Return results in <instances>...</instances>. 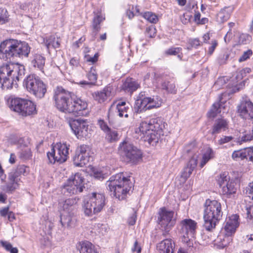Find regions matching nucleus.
Returning a JSON list of instances; mask_svg holds the SVG:
<instances>
[{
    "label": "nucleus",
    "instance_id": "nucleus-1",
    "mask_svg": "<svg viewBox=\"0 0 253 253\" xmlns=\"http://www.w3.org/2000/svg\"><path fill=\"white\" fill-rule=\"evenodd\" d=\"M31 47L25 42L13 39L6 40L0 44V57L5 60L28 57Z\"/></svg>",
    "mask_w": 253,
    "mask_h": 253
},
{
    "label": "nucleus",
    "instance_id": "nucleus-2",
    "mask_svg": "<svg viewBox=\"0 0 253 253\" xmlns=\"http://www.w3.org/2000/svg\"><path fill=\"white\" fill-rule=\"evenodd\" d=\"M24 65L9 63L0 67V82L3 89H10L13 85L17 86V82L25 75Z\"/></svg>",
    "mask_w": 253,
    "mask_h": 253
},
{
    "label": "nucleus",
    "instance_id": "nucleus-3",
    "mask_svg": "<svg viewBox=\"0 0 253 253\" xmlns=\"http://www.w3.org/2000/svg\"><path fill=\"white\" fill-rule=\"evenodd\" d=\"M165 125L161 119L153 118L147 121L142 122L139 126L140 132L143 134L145 141L152 146L159 142L161 135H163Z\"/></svg>",
    "mask_w": 253,
    "mask_h": 253
},
{
    "label": "nucleus",
    "instance_id": "nucleus-4",
    "mask_svg": "<svg viewBox=\"0 0 253 253\" xmlns=\"http://www.w3.org/2000/svg\"><path fill=\"white\" fill-rule=\"evenodd\" d=\"M108 190L116 198L124 200L133 186L130 180L126 177L123 173H119L111 176L106 183Z\"/></svg>",
    "mask_w": 253,
    "mask_h": 253
},
{
    "label": "nucleus",
    "instance_id": "nucleus-5",
    "mask_svg": "<svg viewBox=\"0 0 253 253\" xmlns=\"http://www.w3.org/2000/svg\"><path fill=\"white\" fill-rule=\"evenodd\" d=\"M204 206L203 226L206 230L211 231L222 217L221 205L217 201L207 199Z\"/></svg>",
    "mask_w": 253,
    "mask_h": 253
},
{
    "label": "nucleus",
    "instance_id": "nucleus-6",
    "mask_svg": "<svg viewBox=\"0 0 253 253\" xmlns=\"http://www.w3.org/2000/svg\"><path fill=\"white\" fill-rule=\"evenodd\" d=\"M23 86L38 99L43 98L47 91V85L35 74L28 75L23 80Z\"/></svg>",
    "mask_w": 253,
    "mask_h": 253
},
{
    "label": "nucleus",
    "instance_id": "nucleus-7",
    "mask_svg": "<svg viewBox=\"0 0 253 253\" xmlns=\"http://www.w3.org/2000/svg\"><path fill=\"white\" fill-rule=\"evenodd\" d=\"M7 105L11 110L23 116L36 113V105L28 99L10 97L7 99Z\"/></svg>",
    "mask_w": 253,
    "mask_h": 253
},
{
    "label": "nucleus",
    "instance_id": "nucleus-8",
    "mask_svg": "<svg viewBox=\"0 0 253 253\" xmlns=\"http://www.w3.org/2000/svg\"><path fill=\"white\" fill-rule=\"evenodd\" d=\"M105 199L103 194L92 193L84 201L83 210L84 214L88 216L100 212L105 205Z\"/></svg>",
    "mask_w": 253,
    "mask_h": 253
},
{
    "label": "nucleus",
    "instance_id": "nucleus-9",
    "mask_svg": "<svg viewBox=\"0 0 253 253\" xmlns=\"http://www.w3.org/2000/svg\"><path fill=\"white\" fill-rule=\"evenodd\" d=\"M84 178L81 173L77 172L70 176L62 187V192L65 195L70 196L83 192L85 188Z\"/></svg>",
    "mask_w": 253,
    "mask_h": 253
},
{
    "label": "nucleus",
    "instance_id": "nucleus-10",
    "mask_svg": "<svg viewBox=\"0 0 253 253\" xmlns=\"http://www.w3.org/2000/svg\"><path fill=\"white\" fill-rule=\"evenodd\" d=\"M119 151L123 154L127 163L137 165L142 160V152L132 144L123 141L119 147Z\"/></svg>",
    "mask_w": 253,
    "mask_h": 253
},
{
    "label": "nucleus",
    "instance_id": "nucleus-11",
    "mask_svg": "<svg viewBox=\"0 0 253 253\" xmlns=\"http://www.w3.org/2000/svg\"><path fill=\"white\" fill-rule=\"evenodd\" d=\"M174 212L168 211L165 207L160 209L158 213V223L161 226L162 234L164 238L169 234V232L175 225L176 219L174 218Z\"/></svg>",
    "mask_w": 253,
    "mask_h": 253
},
{
    "label": "nucleus",
    "instance_id": "nucleus-12",
    "mask_svg": "<svg viewBox=\"0 0 253 253\" xmlns=\"http://www.w3.org/2000/svg\"><path fill=\"white\" fill-rule=\"evenodd\" d=\"M72 97L70 92L61 87H58L53 96L55 105L57 109L61 112L69 113Z\"/></svg>",
    "mask_w": 253,
    "mask_h": 253
},
{
    "label": "nucleus",
    "instance_id": "nucleus-13",
    "mask_svg": "<svg viewBox=\"0 0 253 253\" xmlns=\"http://www.w3.org/2000/svg\"><path fill=\"white\" fill-rule=\"evenodd\" d=\"M180 233L182 235V241L188 247L193 246V241L191 238H193L196 232L197 223L190 218L184 219L180 221Z\"/></svg>",
    "mask_w": 253,
    "mask_h": 253
},
{
    "label": "nucleus",
    "instance_id": "nucleus-14",
    "mask_svg": "<svg viewBox=\"0 0 253 253\" xmlns=\"http://www.w3.org/2000/svg\"><path fill=\"white\" fill-rule=\"evenodd\" d=\"M185 150L186 153L189 154V156L191 155H192V156L187 163V166L184 168L181 172L180 178L183 183L186 181L187 178L192 174L194 169L196 168L198 158V155L195 153L196 149L193 147L192 144L186 146L185 148Z\"/></svg>",
    "mask_w": 253,
    "mask_h": 253
},
{
    "label": "nucleus",
    "instance_id": "nucleus-15",
    "mask_svg": "<svg viewBox=\"0 0 253 253\" xmlns=\"http://www.w3.org/2000/svg\"><path fill=\"white\" fill-rule=\"evenodd\" d=\"M88 123L86 119H71L69 121V125L72 130L80 139L88 136Z\"/></svg>",
    "mask_w": 253,
    "mask_h": 253
},
{
    "label": "nucleus",
    "instance_id": "nucleus-16",
    "mask_svg": "<svg viewBox=\"0 0 253 253\" xmlns=\"http://www.w3.org/2000/svg\"><path fill=\"white\" fill-rule=\"evenodd\" d=\"M88 103L84 99L73 95L71 98L69 113L75 116H86L88 113Z\"/></svg>",
    "mask_w": 253,
    "mask_h": 253
},
{
    "label": "nucleus",
    "instance_id": "nucleus-17",
    "mask_svg": "<svg viewBox=\"0 0 253 253\" xmlns=\"http://www.w3.org/2000/svg\"><path fill=\"white\" fill-rule=\"evenodd\" d=\"M218 184L222 188V194L227 197H230L235 194L237 190L236 183L233 180H230L227 172H224L220 174L218 179Z\"/></svg>",
    "mask_w": 253,
    "mask_h": 253
},
{
    "label": "nucleus",
    "instance_id": "nucleus-18",
    "mask_svg": "<svg viewBox=\"0 0 253 253\" xmlns=\"http://www.w3.org/2000/svg\"><path fill=\"white\" fill-rule=\"evenodd\" d=\"M238 113L243 119L253 122V103L249 99L242 101L238 106Z\"/></svg>",
    "mask_w": 253,
    "mask_h": 253
},
{
    "label": "nucleus",
    "instance_id": "nucleus-19",
    "mask_svg": "<svg viewBox=\"0 0 253 253\" xmlns=\"http://www.w3.org/2000/svg\"><path fill=\"white\" fill-rule=\"evenodd\" d=\"M29 171V168L24 165H19L8 173V179L14 184L19 185L21 181V176L27 175Z\"/></svg>",
    "mask_w": 253,
    "mask_h": 253
},
{
    "label": "nucleus",
    "instance_id": "nucleus-20",
    "mask_svg": "<svg viewBox=\"0 0 253 253\" xmlns=\"http://www.w3.org/2000/svg\"><path fill=\"white\" fill-rule=\"evenodd\" d=\"M239 225V215L233 214L228 218H226L222 230L226 235H232L235 233L237 228Z\"/></svg>",
    "mask_w": 253,
    "mask_h": 253
},
{
    "label": "nucleus",
    "instance_id": "nucleus-21",
    "mask_svg": "<svg viewBox=\"0 0 253 253\" xmlns=\"http://www.w3.org/2000/svg\"><path fill=\"white\" fill-rule=\"evenodd\" d=\"M94 17L92 19L91 28L92 31L90 33L91 40L94 41L101 29L100 24L105 20V17L102 14L101 11L93 12Z\"/></svg>",
    "mask_w": 253,
    "mask_h": 253
},
{
    "label": "nucleus",
    "instance_id": "nucleus-22",
    "mask_svg": "<svg viewBox=\"0 0 253 253\" xmlns=\"http://www.w3.org/2000/svg\"><path fill=\"white\" fill-rule=\"evenodd\" d=\"M151 100V97H148L146 95L145 92H140L136 97L135 102V105L137 109V112H143L147 110L149 106V103Z\"/></svg>",
    "mask_w": 253,
    "mask_h": 253
},
{
    "label": "nucleus",
    "instance_id": "nucleus-23",
    "mask_svg": "<svg viewBox=\"0 0 253 253\" xmlns=\"http://www.w3.org/2000/svg\"><path fill=\"white\" fill-rule=\"evenodd\" d=\"M140 84L132 78H127L123 83L122 89L125 92L128 93L130 95L140 88Z\"/></svg>",
    "mask_w": 253,
    "mask_h": 253
},
{
    "label": "nucleus",
    "instance_id": "nucleus-24",
    "mask_svg": "<svg viewBox=\"0 0 253 253\" xmlns=\"http://www.w3.org/2000/svg\"><path fill=\"white\" fill-rule=\"evenodd\" d=\"M228 122L223 118L216 119L211 129L212 135L220 133L222 131H225L228 128Z\"/></svg>",
    "mask_w": 253,
    "mask_h": 253
},
{
    "label": "nucleus",
    "instance_id": "nucleus-25",
    "mask_svg": "<svg viewBox=\"0 0 253 253\" xmlns=\"http://www.w3.org/2000/svg\"><path fill=\"white\" fill-rule=\"evenodd\" d=\"M112 89L111 86H106L102 90L94 92L92 93V96L99 103L104 102L110 96Z\"/></svg>",
    "mask_w": 253,
    "mask_h": 253
},
{
    "label": "nucleus",
    "instance_id": "nucleus-26",
    "mask_svg": "<svg viewBox=\"0 0 253 253\" xmlns=\"http://www.w3.org/2000/svg\"><path fill=\"white\" fill-rule=\"evenodd\" d=\"M232 237L226 235L224 233H221L217 236V239L214 241V245L218 249H223L227 246L232 241Z\"/></svg>",
    "mask_w": 253,
    "mask_h": 253
},
{
    "label": "nucleus",
    "instance_id": "nucleus-27",
    "mask_svg": "<svg viewBox=\"0 0 253 253\" xmlns=\"http://www.w3.org/2000/svg\"><path fill=\"white\" fill-rule=\"evenodd\" d=\"M161 88L168 93L175 94L177 89L175 79L173 78H169L164 80L161 83Z\"/></svg>",
    "mask_w": 253,
    "mask_h": 253
},
{
    "label": "nucleus",
    "instance_id": "nucleus-28",
    "mask_svg": "<svg viewBox=\"0 0 253 253\" xmlns=\"http://www.w3.org/2000/svg\"><path fill=\"white\" fill-rule=\"evenodd\" d=\"M116 109L120 117H125L127 118L131 109L129 104H126L125 101L119 102L116 106Z\"/></svg>",
    "mask_w": 253,
    "mask_h": 253
},
{
    "label": "nucleus",
    "instance_id": "nucleus-29",
    "mask_svg": "<svg viewBox=\"0 0 253 253\" xmlns=\"http://www.w3.org/2000/svg\"><path fill=\"white\" fill-rule=\"evenodd\" d=\"M47 157L49 163L51 164H54L56 162L59 163H62L65 162V159H63L62 156L60 155V153L55 146L51 148L50 152L47 153Z\"/></svg>",
    "mask_w": 253,
    "mask_h": 253
},
{
    "label": "nucleus",
    "instance_id": "nucleus-30",
    "mask_svg": "<svg viewBox=\"0 0 253 253\" xmlns=\"http://www.w3.org/2000/svg\"><path fill=\"white\" fill-rule=\"evenodd\" d=\"M77 248L80 253H98L94 246L87 241L80 242Z\"/></svg>",
    "mask_w": 253,
    "mask_h": 253
},
{
    "label": "nucleus",
    "instance_id": "nucleus-31",
    "mask_svg": "<svg viewBox=\"0 0 253 253\" xmlns=\"http://www.w3.org/2000/svg\"><path fill=\"white\" fill-rule=\"evenodd\" d=\"M78 200L79 199H77L76 198H69L65 200L63 202H60L59 205L60 207H62L64 211L70 213L76 208Z\"/></svg>",
    "mask_w": 253,
    "mask_h": 253
},
{
    "label": "nucleus",
    "instance_id": "nucleus-32",
    "mask_svg": "<svg viewBox=\"0 0 253 253\" xmlns=\"http://www.w3.org/2000/svg\"><path fill=\"white\" fill-rule=\"evenodd\" d=\"M157 249L161 253H166L172 250V240L170 239H164L157 245Z\"/></svg>",
    "mask_w": 253,
    "mask_h": 253
},
{
    "label": "nucleus",
    "instance_id": "nucleus-33",
    "mask_svg": "<svg viewBox=\"0 0 253 253\" xmlns=\"http://www.w3.org/2000/svg\"><path fill=\"white\" fill-rule=\"evenodd\" d=\"M45 58L40 54H35L31 60V63L34 68H37L43 72L45 64Z\"/></svg>",
    "mask_w": 253,
    "mask_h": 253
},
{
    "label": "nucleus",
    "instance_id": "nucleus-34",
    "mask_svg": "<svg viewBox=\"0 0 253 253\" xmlns=\"http://www.w3.org/2000/svg\"><path fill=\"white\" fill-rule=\"evenodd\" d=\"M89 157L85 155L75 153L73 160L74 164L78 167H84L89 161Z\"/></svg>",
    "mask_w": 253,
    "mask_h": 253
},
{
    "label": "nucleus",
    "instance_id": "nucleus-35",
    "mask_svg": "<svg viewBox=\"0 0 253 253\" xmlns=\"http://www.w3.org/2000/svg\"><path fill=\"white\" fill-rule=\"evenodd\" d=\"M43 41L47 49L48 50L50 48L56 49L59 48L60 45V39L54 36H49L44 39Z\"/></svg>",
    "mask_w": 253,
    "mask_h": 253
},
{
    "label": "nucleus",
    "instance_id": "nucleus-36",
    "mask_svg": "<svg viewBox=\"0 0 253 253\" xmlns=\"http://www.w3.org/2000/svg\"><path fill=\"white\" fill-rule=\"evenodd\" d=\"M221 94L219 97V101L213 103L211 108L207 113L209 118H214L217 114L220 113V108L223 107L222 102L221 101Z\"/></svg>",
    "mask_w": 253,
    "mask_h": 253
},
{
    "label": "nucleus",
    "instance_id": "nucleus-37",
    "mask_svg": "<svg viewBox=\"0 0 253 253\" xmlns=\"http://www.w3.org/2000/svg\"><path fill=\"white\" fill-rule=\"evenodd\" d=\"M253 140V126L251 130H246L242 133V135L234 142L241 144L244 142L250 141Z\"/></svg>",
    "mask_w": 253,
    "mask_h": 253
},
{
    "label": "nucleus",
    "instance_id": "nucleus-38",
    "mask_svg": "<svg viewBox=\"0 0 253 253\" xmlns=\"http://www.w3.org/2000/svg\"><path fill=\"white\" fill-rule=\"evenodd\" d=\"M58 151L60 153V155L62 156L63 159H65V162L67 159L68 155L69 154V146L66 143H58L55 146Z\"/></svg>",
    "mask_w": 253,
    "mask_h": 253
},
{
    "label": "nucleus",
    "instance_id": "nucleus-39",
    "mask_svg": "<svg viewBox=\"0 0 253 253\" xmlns=\"http://www.w3.org/2000/svg\"><path fill=\"white\" fill-rule=\"evenodd\" d=\"M213 156L214 152L213 150L210 147L207 148L203 155L202 160L200 165L201 168H203Z\"/></svg>",
    "mask_w": 253,
    "mask_h": 253
},
{
    "label": "nucleus",
    "instance_id": "nucleus-40",
    "mask_svg": "<svg viewBox=\"0 0 253 253\" xmlns=\"http://www.w3.org/2000/svg\"><path fill=\"white\" fill-rule=\"evenodd\" d=\"M86 77L89 81H90L94 85L96 84L98 78L96 66H92L90 67V70L86 75Z\"/></svg>",
    "mask_w": 253,
    "mask_h": 253
},
{
    "label": "nucleus",
    "instance_id": "nucleus-41",
    "mask_svg": "<svg viewBox=\"0 0 253 253\" xmlns=\"http://www.w3.org/2000/svg\"><path fill=\"white\" fill-rule=\"evenodd\" d=\"M227 7H225L218 13L217 14V21L221 23H223L226 21L230 17V14L229 12L226 11Z\"/></svg>",
    "mask_w": 253,
    "mask_h": 253
},
{
    "label": "nucleus",
    "instance_id": "nucleus-42",
    "mask_svg": "<svg viewBox=\"0 0 253 253\" xmlns=\"http://www.w3.org/2000/svg\"><path fill=\"white\" fill-rule=\"evenodd\" d=\"M106 133V138L110 142L117 141L120 138V136L118 131L115 130L110 129Z\"/></svg>",
    "mask_w": 253,
    "mask_h": 253
},
{
    "label": "nucleus",
    "instance_id": "nucleus-43",
    "mask_svg": "<svg viewBox=\"0 0 253 253\" xmlns=\"http://www.w3.org/2000/svg\"><path fill=\"white\" fill-rule=\"evenodd\" d=\"M60 222L63 227H71L72 226V218L69 215H60Z\"/></svg>",
    "mask_w": 253,
    "mask_h": 253
},
{
    "label": "nucleus",
    "instance_id": "nucleus-44",
    "mask_svg": "<svg viewBox=\"0 0 253 253\" xmlns=\"http://www.w3.org/2000/svg\"><path fill=\"white\" fill-rule=\"evenodd\" d=\"M143 17L151 23L156 24L158 21L157 15L152 12L148 11L145 12L143 14Z\"/></svg>",
    "mask_w": 253,
    "mask_h": 253
},
{
    "label": "nucleus",
    "instance_id": "nucleus-45",
    "mask_svg": "<svg viewBox=\"0 0 253 253\" xmlns=\"http://www.w3.org/2000/svg\"><path fill=\"white\" fill-rule=\"evenodd\" d=\"M252 40V37L248 34L242 33L239 37V43L242 44L249 43Z\"/></svg>",
    "mask_w": 253,
    "mask_h": 253
},
{
    "label": "nucleus",
    "instance_id": "nucleus-46",
    "mask_svg": "<svg viewBox=\"0 0 253 253\" xmlns=\"http://www.w3.org/2000/svg\"><path fill=\"white\" fill-rule=\"evenodd\" d=\"M31 156V150L28 147H25L19 152V157L22 159L28 160L30 159Z\"/></svg>",
    "mask_w": 253,
    "mask_h": 253
},
{
    "label": "nucleus",
    "instance_id": "nucleus-47",
    "mask_svg": "<svg viewBox=\"0 0 253 253\" xmlns=\"http://www.w3.org/2000/svg\"><path fill=\"white\" fill-rule=\"evenodd\" d=\"M232 157L234 160H237L238 158H241V160L246 159L245 149L242 150L234 151L232 153Z\"/></svg>",
    "mask_w": 253,
    "mask_h": 253
},
{
    "label": "nucleus",
    "instance_id": "nucleus-48",
    "mask_svg": "<svg viewBox=\"0 0 253 253\" xmlns=\"http://www.w3.org/2000/svg\"><path fill=\"white\" fill-rule=\"evenodd\" d=\"M89 148L88 146L86 145H81L78 147L76 151V153L80 154H85V155L89 156Z\"/></svg>",
    "mask_w": 253,
    "mask_h": 253
},
{
    "label": "nucleus",
    "instance_id": "nucleus-49",
    "mask_svg": "<svg viewBox=\"0 0 253 253\" xmlns=\"http://www.w3.org/2000/svg\"><path fill=\"white\" fill-rule=\"evenodd\" d=\"M182 50L181 47H170L165 51L166 54L168 55H176Z\"/></svg>",
    "mask_w": 253,
    "mask_h": 253
},
{
    "label": "nucleus",
    "instance_id": "nucleus-50",
    "mask_svg": "<svg viewBox=\"0 0 253 253\" xmlns=\"http://www.w3.org/2000/svg\"><path fill=\"white\" fill-rule=\"evenodd\" d=\"M156 99L157 100H155L154 97L151 98V100L150 101L151 102L149 103L150 105H149L147 108L150 110L152 108L159 107L161 105L162 102V100L161 99L158 100V98H157Z\"/></svg>",
    "mask_w": 253,
    "mask_h": 253
},
{
    "label": "nucleus",
    "instance_id": "nucleus-51",
    "mask_svg": "<svg viewBox=\"0 0 253 253\" xmlns=\"http://www.w3.org/2000/svg\"><path fill=\"white\" fill-rule=\"evenodd\" d=\"M8 20V14L6 9L0 8V24H3Z\"/></svg>",
    "mask_w": 253,
    "mask_h": 253
},
{
    "label": "nucleus",
    "instance_id": "nucleus-52",
    "mask_svg": "<svg viewBox=\"0 0 253 253\" xmlns=\"http://www.w3.org/2000/svg\"><path fill=\"white\" fill-rule=\"evenodd\" d=\"M19 186V185L17 184H14L12 182H10L8 184H7L5 186V188L3 189L6 193H12L16 189H17Z\"/></svg>",
    "mask_w": 253,
    "mask_h": 253
},
{
    "label": "nucleus",
    "instance_id": "nucleus-53",
    "mask_svg": "<svg viewBox=\"0 0 253 253\" xmlns=\"http://www.w3.org/2000/svg\"><path fill=\"white\" fill-rule=\"evenodd\" d=\"M228 26L229 27V29L224 38V41L226 43L229 42L231 39L232 34V28L235 26V23L233 22H230L228 23Z\"/></svg>",
    "mask_w": 253,
    "mask_h": 253
},
{
    "label": "nucleus",
    "instance_id": "nucleus-54",
    "mask_svg": "<svg viewBox=\"0 0 253 253\" xmlns=\"http://www.w3.org/2000/svg\"><path fill=\"white\" fill-rule=\"evenodd\" d=\"M247 218L249 221L253 223V204L246 207Z\"/></svg>",
    "mask_w": 253,
    "mask_h": 253
},
{
    "label": "nucleus",
    "instance_id": "nucleus-55",
    "mask_svg": "<svg viewBox=\"0 0 253 253\" xmlns=\"http://www.w3.org/2000/svg\"><path fill=\"white\" fill-rule=\"evenodd\" d=\"M156 34V29L153 26H151L146 28V35L149 38H154L155 37Z\"/></svg>",
    "mask_w": 253,
    "mask_h": 253
},
{
    "label": "nucleus",
    "instance_id": "nucleus-56",
    "mask_svg": "<svg viewBox=\"0 0 253 253\" xmlns=\"http://www.w3.org/2000/svg\"><path fill=\"white\" fill-rule=\"evenodd\" d=\"M97 124L99 125L100 128L104 132L106 133L111 128L108 126L106 122H105L103 120H98Z\"/></svg>",
    "mask_w": 253,
    "mask_h": 253
},
{
    "label": "nucleus",
    "instance_id": "nucleus-57",
    "mask_svg": "<svg viewBox=\"0 0 253 253\" xmlns=\"http://www.w3.org/2000/svg\"><path fill=\"white\" fill-rule=\"evenodd\" d=\"M233 139L234 137L232 136L222 135L220 138L218 140V144L219 145H223L230 142Z\"/></svg>",
    "mask_w": 253,
    "mask_h": 253
},
{
    "label": "nucleus",
    "instance_id": "nucleus-58",
    "mask_svg": "<svg viewBox=\"0 0 253 253\" xmlns=\"http://www.w3.org/2000/svg\"><path fill=\"white\" fill-rule=\"evenodd\" d=\"M251 71V69L249 68H246L241 70L240 72L237 73V75L236 76V80L237 82L242 80L244 76L246 75V73H249Z\"/></svg>",
    "mask_w": 253,
    "mask_h": 253
},
{
    "label": "nucleus",
    "instance_id": "nucleus-59",
    "mask_svg": "<svg viewBox=\"0 0 253 253\" xmlns=\"http://www.w3.org/2000/svg\"><path fill=\"white\" fill-rule=\"evenodd\" d=\"M246 159L253 162V147L245 148Z\"/></svg>",
    "mask_w": 253,
    "mask_h": 253
},
{
    "label": "nucleus",
    "instance_id": "nucleus-60",
    "mask_svg": "<svg viewBox=\"0 0 253 253\" xmlns=\"http://www.w3.org/2000/svg\"><path fill=\"white\" fill-rule=\"evenodd\" d=\"M253 54L252 50L249 49L246 51H245L243 55L239 59V61L242 62L249 58L250 56Z\"/></svg>",
    "mask_w": 253,
    "mask_h": 253
},
{
    "label": "nucleus",
    "instance_id": "nucleus-61",
    "mask_svg": "<svg viewBox=\"0 0 253 253\" xmlns=\"http://www.w3.org/2000/svg\"><path fill=\"white\" fill-rule=\"evenodd\" d=\"M137 218L136 211L133 210L132 214L128 218L127 222L129 225H133L136 222Z\"/></svg>",
    "mask_w": 253,
    "mask_h": 253
},
{
    "label": "nucleus",
    "instance_id": "nucleus-62",
    "mask_svg": "<svg viewBox=\"0 0 253 253\" xmlns=\"http://www.w3.org/2000/svg\"><path fill=\"white\" fill-rule=\"evenodd\" d=\"M246 195L253 200V183H250L246 188Z\"/></svg>",
    "mask_w": 253,
    "mask_h": 253
},
{
    "label": "nucleus",
    "instance_id": "nucleus-63",
    "mask_svg": "<svg viewBox=\"0 0 253 253\" xmlns=\"http://www.w3.org/2000/svg\"><path fill=\"white\" fill-rule=\"evenodd\" d=\"M99 54L96 53L93 57L90 56L89 55H85L86 60L87 62H91L92 64L96 63L98 59Z\"/></svg>",
    "mask_w": 253,
    "mask_h": 253
},
{
    "label": "nucleus",
    "instance_id": "nucleus-64",
    "mask_svg": "<svg viewBox=\"0 0 253 253\" xmlns=\"http://www.w3.org/2000/svg\"><path fill=\"white\" fill-rule=\"evenodd\" d=\"M189 43L192 47L197 48L201 45V42L198 38L190 40Z\"/></svg>",
    "mask_w": 253,
    "mask_h": 253
}]
</instances>
